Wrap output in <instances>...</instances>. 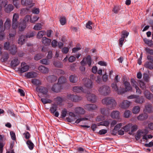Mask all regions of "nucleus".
Segmentation results:
<instances>
[{"mask_svg":"<svg viewBox=\"0 0 153 153\" xmlns=\"http://www.w3.org/2000/svg\"><path fill=\"white\" fill-rule=\"evenodd\" d=\"M63 100V99L62 97H57L54 99L55 102L58 105H61Z\"/></svg>","mask_w":153,"mask_h":153,"instance_id":"obj_33","label":"nucleus"},{"mask_svg":"<svg viewBox=\"0 0 153 153\" xmlns=\"http://www.w3.org/2000/svg\"><path fill=\"white\" fill-rule=\"evenodd\" d=\"M30 19V16L29 15H27L25 16L22 22L27 24V22H28Z\"/></svg>","mask_w":153,"mask_h":153,"instance_id":"obj_54","label":"nucleus"},{"mask_svg":"<svg viewBox=\"0 0 153 153\" xmlns=\"http://www.w3.org/2000/svg\"><path fill=\"white\" fill-rule=\"evenodd\" d=\"M57 108V105L55 104H52V106L50 109V111L52 113L54 114L56 111Z\"/></svg>","mask_w":153,"mask_h":153,"instance_id":"obj_41","label":"nucleus"},{"mask_svg":"<svg viewBox=\"0 0 153 153\" xmlns=\"http://www.w3.org/2000/svg\"><path fill=\"white\" fill-rule=\"evenodd\" d=\"M83 81L84 82L85 86L88 88H91L92 87V82L91 80L89 79H84Z\"/></svg>","mask_w":153,"mask_h":153,"instance_id":"obj_10","label":"nucleus"},{"mask_svg":"<svg viewBox=\"0 0 153 153\" xmlns=\"http://www.w3.org/2000/svg\"><path fill=\"white\" fill-rule=\"evenodd\" d=\"M102 102L103 104L108 105L111 109H114L117 105L115 100L111 97L105 98L102 100Z\"/></svg>","mask_w":153,"mask_h":153,"instance_id":"obj_1","label":"nucleus"},{"mask_svg":"<svg viewBox=\"0 0 153 153\" xmlns=\"http://www.w3.org/2000/svg\"><path fill=\"white\" fill-rule=\"evenodd\" d=\"M111 117L113 119H120V113L117 111H114L111 114Z\"/></svg>","mask_w":153,"mask_h":153,"instance_id":"obj_9","label":"nucleus"},{"mask_svg":"<svg viewBox=\"0 0 153 153\" xmlns=\"http://www.w3.org/2000/svg\"><path fill=\"white\" fill-rule=\"evenodd\" d=\"M29 68V66L27 65L25 62H23L21 64V68L20 71L21 72L24 73L27 71Z\"/></svg>","mask_w":153,"mask_h":153,"instance_id":"obj_12","label":"nucleus"},{"mask_svg":"<svg viewBox=\"0 0 153 153\" xmlns=\"http://www.w3.org/2000/svg\"><path fill=\"white\" fill-rule=\"evenodd\" d=\"M13 4L16 8L19 7V3L18 2V0H12Z\"/></svg>","mask_w":153,"mask_h":153,"instance_id":"obj_59","label":"nucleus"},{"mask_svg":"<svg viewBox=\"0 0 153 153\" xmlns=\"http://www.w3.org/2000/svg\"><path fill=\"white\" fill-rule=\"evenodd\" d=\"M20 63V62L18 58H14L11 61V66L13 67L17 66Z\"/></svg>","mask_w":153,"mask_h":153,"instance_id":"obj_22","label":"nucleus"},{"mask_svg":"<svg viewBox=\"0 0 153 153\" xmlns=\"http://www.w3.org/2000/svg\"><path fill=\"white\" fill-rule=\"evenodd\" d=\"M37 76V73L34 72H28L26 75V76L28 78L36 77Z\"/></svg>","mask_w":153,"mask_h":153,"instance_id":"obj_30","label":"nucleus"},{"mask_svg":"<svg viewBox=\"0 0 153 153\" xmlns=\"http://www.w3.org/2000/svg\"><path fill=\"white\" fill-rule=\"evenodd\" d=\"M67 98L73 102H77L81 100L82 99V97L80 96L74 94H69L67 95Z\"/></svg>","mask_w":153,"mask_h":153,"instance_id":"obj_4","label":"nucleus"},{"mask_svg":"<svg viewBox=\"0 0 153 153\" xmlns=\"http://www.w3.org/2000/svg\"><path fill=\"white\" fill-rule=\"evenodd\" d=\"M143 40L144 42L149 46H151L153 45V42L152 40H149L147 39H144Z\"/></svg>","mask_w":153,"mask_h":153,"instance_id":"obj_48","label":"nucleus"},{"mask_svg":"<svg viewBox=\"0 0 153 153\" xmlns=\"http://www.w3.org/2000/svg\"><path fill=\"white\" fill-rule=\"evenodd\" d=\"M83 88L81 86H75L73 88V91L76 93H79L82 91Z\"/></svg>","mask_w":153,"mask_h":153,"instance_id":"obj_32","label":"nucleus"},{"mask_svg":"<svg viewBox=\"0 0 153 153\" xmlns=\"http://www.w3.org/2000/svg\"><path fill=\"white\" fill-rule=\"evenodd\" d=\"M42 102L44 104L51 103L52 100L47 98H42L41 99Z\"/></svg>","mask_w":153,"mask_h":153,"instance_id":"obj_49","label":"nucleus"},{"mask_svg":"<svg viewBox=\"0 0 153 153\" xmlns=\"http://www.w3.org/2000/svg\"><path fill=\"white\" fill-rule=\"evenodd\" d=\"M101 113L105 116H108L109 115V111L108 109L102 108L101 110Z\"/></svg>","mask_w":153,"mask_h":153,"instance_id":"obj_36","label":"nucleus"},{"mask_svg":"<svg viewBox=\"0 0 153 153\" xmlns=\"http://www.w3.org/2000/svg\"><path fill=\"white\" fill-rule=\"evenodd\" d=\"M80 63L82 65L87 64L89 66H90L91 64V58L90 56L88 55L86 57L84 58Z\"/></svg>","mask_w":153,"mask_h":153,"instance_id":"obj_5","label":"nucleus"},{"mask_svg":"<svg viewBox=\"0 0 153 153\" xmlns=\"http://www.w3.org/2000/svg\"><path fill=\"white\" fill-rule=\"evenodd\" d=\"M19 19V14L17 13H15L14 14L13 16V18L12 20V22H17V20Z\"/></svg>","mask_w":153,"mask_h":153,"instance_id":"obj_53","label":"nucleus"},{"mask_svg":"<svg viewBox=\"0 0 153 153\" xmlns=\"http://www.w3.org/2000/svg\"><path fill=\"white\" fill-rule=\"evenodd\" d=\"M26 36L25 35H21L19 37L18 39V43L20 45H22L24 44L25 41Z\"/></svg>","mask_w":153,"mask_h":153,"instance_id":"obj_20","label":"nucleus"},{"mask_svg":"<svg viewBox=\"0 0 153 153\" xmlns=\"http://www.w3.org/2000/svg\"><path fill=\"white\" fill-rule=\"evenodd\" d=\"M46 34V32L44 30H41L39 31L37 35V38L40 39L42 38L43 36Z\"/></svg>","mask_w":153,"mask_h":153,"instance_id":"obj_37","label":"nucleus"},{"mask_svg":"<svg viewBox=\"0 0 153 153\" xmlns=\"http://www.w3.org/2000/svg\"><path fill=\"white\" fill-rule=\"evenodd\" d=\"M61 89V86L59 84H55L53 85L51 88V90L55 92H59Z\"/></svg>","mask_w":153,"mask_h":153,"instance_id":"obj_16","label":"nucleus"},{"mask_svg":"<svg viewBox=\"0 0 153 153\" xmlns=\"http://www.w3.org/2000/svg\"><path fill=\"white\" fill-rule=\"evenodd\" d=\"M26 143L30 150H32L33 149L34 145L30 140H27L26 142Z\"/></svg>","mask_w":153,"mask_h":153,"instance_id":"obj_27","label":"nucleus"},{"mask_svg":"<svg viewBox=\"0 0 153 153\" xmlns=\"http://www.w3.org/2000/svg\"><path fill=\"white\" fill-rule=\"evenodd\" d=\"M4 11L7 13H10L14 9V7L12 4H9L4 7Z\"/></svg>","mask_w":153,"mask_h":153,"instance_id":"obj_18","label":"nucleus"},{"mask_svg":"<svg viewBox=\"0 0 153 153\" xmlns=\"http://www.w3.org/2000/svg\"><path fill=\"white\" fill-rule=\"evenodd\" d=\"M51 40L46 37H43L42 39V42L46 46L50 45L51 42Z\"/></svg>","mask_w":153,"mask_h":153,"instance_id":"obj_28","label":"nucleus"},{"mask_svg":"<svg viewBox=\"0 0 153 153\" xmlns=\"http://www.w3.org/2000/svg\"><path fill=\"white\" fill-rule=\"evenodd\" d=\"M130 102L128 100H124L120 104L119 106L123 108H128L129 106Z\"/></svg>","mask_w":153,"mask_h":153,"instance_id":"obj_17","label":"nucleus"},{"mask_svg":"<svg viewBox=\"0 0 153 153\" xmlns=\"http://www.w3.org/2000/svg\"><path fill=\"white\" fill-rule=\"evenodd\" d=\"M131 127L132 124L130 123L124 127L122 129H123L125 131L128 132L131 130Z\"/></svg>","mask_w":153,"mask_h":153,"instance_id":"obj_38","label":"nucleus"},{"mask_svg":"<svg viewBox=\"0 0 153 153\" xmlns=\"http://www.w3.org/2000/svg\"><path fill=\"white\" fill-rule=\"evenodd\" d=\"M36 90L44 94H47L48 92V89L43 86H38L36 88Z\"/></svg>","mask_w":153,"mask_h":153,"instance_id":"obj_7","label":"nucleus"},{"mask_svg":"<svg viewBox=\"0 0 153 153\" xmlns=\"http://www.w3.org/2000/svg\"><path fill=\"white\" fill-rule=\"evenodd\" d=\"M10 51L13 55H14L17 52V48L16 46L14 47L12 49H10Z\"/></svg>","mask_w":153,"mask_h":153,"instance_id":"obj_64","label":"nucleus"},{"mask_svg":"<svg viewBox=\"0 0 153 153\" xmlns=\"http://www.w3.org/2000/svg\"><path fill=\"white\" fill-rule=\"evenodd\" d=\"M26 26L27 25L25 23L21 22L18 27L19 30L20 31H23L26 28Z\"/></svg>","mask_w":153,"mask_h":153,"instance_id":"obj_26","label":"nucleus"},{"mask_svg":"<svg viewBox=\"0 0 153 153\" xmlns=\"http://www.w3.org/2000/svg\"><path fill=\"white\" fill-rule=\"evenodd\" d=\"M47 79L48 80L51 81L52 82H54L57 79V77L54 75H52L48 76Z\"/></svg>","mask_w":153,"mask_h":153,"instance_id":"obj_42","label":"nucleus"},{"mask_svg":"<svg viewBox=\"0 0 153 153\" xmlns=\"http://www.w3.org/2000/svg\"><path fill=\"white\" fill-rule=\"evenodd\" d=\"M40 63L45 65H48L50 63V61L46 59H44L40 61Z\"/></svg>","mask_w":153,"mask_h":153,"instance_id":"obj_55","label":"nucleus"},{"mask_svg":"<svg viewBox=\"0 0 153 153\" xmlns=\"http://www.w3.org/2000/svg\"><path fill=\"white\" fill-rule=\"evenodd\" d=\"M38 69L41 72L44 74L48 73L49 71L48 68L42 65L40 66L38 68Z\"/></svg>","mask_w":153,"mask_h":153,"instance_id":"obj_25","label":"nucleus"},{"mask_svg":"<svg viewBox=\"0 0 153 153\" xmlns=\"http://www.w3.org/2000/svg\"><path fill=\"white\" fill-rule=\"evenodd\" d=\"M87 96V99L88 101L93 103L96 102V97L94 94H88V95Z\"/></svg>","mask_w":153,"mask_h":153,"instance_id":"obj_13","label":"nucleus"},{"mask_svg":"<svg viewBox=\"0 0 153 153\" xmlns=\"http://www.w3.org/2000/svg\"><path fill=\"white\" fill-rule=\"evenodd\" d=\"M143 94L145 97L149 100H151L153 98V94L148 90H145Z\"/></svg>","mask_w":153,"mask_h":153,"instance_id":"obj_15","label":"nucleus"},{"mask_svg":"<svg viewBox=\"0 0 153 153\" xmlns=\"http://www.w3.org/2000/svg\"><path fill=\"white\" fill-rule=\"evenodd\" d=\"M84 108L85 109L88 111H92L96 109L97 106L94 104H88L85 105Z\"/></svg>","mask_w":153,"mask_h":153,"instance_id":"obj_8","label":"nucleus"},{"mask_svg":"<svg viewBox=\"0 0 153 153\" xmlns=\"http://www.w3.org/2000/svg\"><path fill=\"white\" fill-rule=\"evenodd\" d=\"M134 101L137 103L142 104L144 102L145 100L143 96L140 97L136 95Z\"/></svg>","mask_w":153,"mask_h":153,"instance_id":"obj_14","label":"nucleus"},{"mask_svg":"<svg viewBox=\"0 0 153 153\" xmlns=\"http://www.w3.org/2000/svg\"><path fill=\"white\" fill-rule=\"evenodd\" d=\"M31 82L33 84L36 86L39 85L41 84V82L40 81L35 78L33 79L32 80Z\"/></svg>","mask_w":153,"mask_h":153,"instance_id":"obj_44","label":"nucleus"},{"mask_svg":"<svg viewBox=\"0 0 153 153\" xmlns=\"http://www.w3.org/2000/svg\"><path fill=\"white\" fill-rule=\"evenodd\" d=\"M10 43L9 42H6L4 44V48L5 49L10 50Z\"/></svg>","mask_w":153,"mask_h":153,"instance_id":"obj_58","label":"nucleus"},{"mask_svg":"<svg viewBox=\"0 0 153 153\" xmlns=\"http://www.w3.org/2000/svg\"><path fill=\"white\" fill-rule=\"evenodd\" d=\"M69 79L71 82L75 83L77 81L78 78L76 76L71 75L69 77Z\"/></svg>","mask_w":153,"mask_h":153,"instance_id":"obj_29","label":"nucleus"},{"mask_svg":"<svg viewBox=\"0 0 153 153\" xmlns=\"http://www.w3.org/2000/svg\"><path fill=\"white\" fill-rule=\"evenodd\" d=\"M39 17L36 16H33L32 17H30V22L32 23H35V22L37 21L39 19Z\"/></svg>","mask_w":153,"mask_h":153,"instance_id":"obj_47","label":"nucleus"},{"mask_svg":"<svg viewBox=\"0 0 153 153\" xmlns=\"http://www.w3.org/2000/svg\"><path fill=\"white\" fill-rule=\"evenodd\" d=\"M131 112L128 110H126L124 113V117L126 118L129 117L131 114Z\"/></svg>","mask_w":153,"mask_h":153,"instance_id":"obj_52","label":"nucleus"},{"mask_svg":"<svg viewBox=\"0 0 153 153\" xmlns=\"http://www.w3.org/2000/svg\"><path fill=\"white\" fill-rule=\"evenodd\" d=\"M67 82V79L64 76H61L58 79V83L59 85L63 84Z\"/></svg>","mask_w":153,"mask_h":153,"instance_id":"obj_31","label":"nucleus"},{"mask_svg":"<svg viewBox=\"0 0 153 153\" xmlns=\"http://www.w3.org/2000/svg\"><path fill=\"white\" fill-rule=\"evenodd\" d=\"M60 21L61 25H65L66 22L65 18L64 16L61 17L60 19Z\"/></svg>","mask_w":153,"mask_h":153,"instance_id":"obj_62","label":"nucleus"},{"mask_svg":"<svg viewBox=\"0 0 153 153\" xmlns=\"http://www.w3.org/2000/svg\"><path fill=\"white\" fill-rule=\"evenodd\" d=\"M140 110V107L138 106H136L133 107L132 109V112L133 114H137L139 112Z\"/></svg>","mask_w":153,"mask_h":153,"instance_id":"obj_40","label":"nucleus"},{"mask_svg":"<svg viewBox=\"0 0 153 153\" xmlns=\"http://www.w3.org/2000/svg\"><path fill=\"white\" fill-rule=\"evenodd\" d=\"M109 124V122L108 120H106L97 124V126H103L107 127L108 126Z\"/></svg>","mask_w":153,"mask_h":153,"instance_id":"obj_43","label":"nucleus"},{"mask_svg":"<svg viewBox=\"0 0 153 153\" xmlns=\"http://www.w3.org/2000/svg\"><path fill=\"white\" fill-rule=\"evenodd\" d=\"M75 111L76 113L79 114H84L85 112L84 109L80 107L76 108Z\"/></svg>","mask_w":153,"mask_h":153,"instance_id":"obj_24","label":"nucleus"},{"mask_svg":"<svg viewBox=\"0 0 153 153\" xmlns=\"http://www.w3.org/2000/svg\"><path fill=\"white\" fill-rule=\"evenodd\" d=\"M67 114V110L66 108H64L62 111L61 112V116L62 118H64L66 116Z\"/></svg>","mask_w":153,"mask_h":153,"instance_id":"obj_57","label":"nucleus"},{"mask_svg":"<svg viewBox=\"0 0 153 153\" xmlns=\"http://www.w3.org/2000/svg\"><path fill=\"white\" fill-rule=\"evenodd\" d=\"M140 86L143 90H144L146 88V86L145 84L142 81L140 80L139 82Z\"/></svg>","mask_w":153,"mask_h":153,"instance_id":"obj_60","label":"nucleus"},{"mask_svg":"<svg viewBox=\"0 0 153 153\" xmlns=\"http://www.w3.org/2000/svg\"><path fill=\"white\" fill-rule=\"evenodd\" d=\"M152 106L151 104L147 103L145 105V108L143 111L149 113H151L152 112Z\"/></svg>","mask_w":153,"mask_h":153,"instance_id":"obj_11","label":"nucleus"},{"mask_svg":"<svg viewBox=\"0 0 153 153\" xmlns=\"http://www.w3.org/2000/svg\"><path fill=\"white\" fill-rule=\"evenodd\" d=\"M123 84L124 85L125 88H121V92H119V93L123 94L125 93L131 91L132 89V88L129 82L125 81L124 82Z\"/></svg>","mask_w":153,"mask_h":153,"instance_id":"obj_3","label":"nucleus"},{"mask_svg":"<svg viewBox=\"0 0 153 153\" xmlns=\"http://www.w3.org/2000/svg\"><path fill=\"white\" fill-rule=\"evenodd\" d=\"M53 65L56 67L61 68L63 65L60 62L54 61L53 63Z\"/></svg>","mask_w":153,"mask_h":153,"instance_id":"obj_45","label":"nucleus"},{"mask_svg":"<svg viewBox=\"0 0 153 153\" xmlns=\"http://www.w3.org/2000/svg\"><path fill=\"white\" fill-rule=\"evenodd\" d=\"M23 135H24L25 138L27 140H29V139L30 137V134L28 131H25L23 134Z\"/></svg>","mask_w":153,"mask_h":153,"instance_id":"obj_61","label":"nucleus"},{"mask_svg":"<svg viewBox=\"0 0 153 153\" xmlns=\"http://www.w3.org/2000/svg\"><path fill=\"white\" fill-rule=\"evenodd\" d=\"M122 123H119L117 124L114 127L113 129L114 131H117L123 125Z\"/></svg>","mask_w":153,"mask_h":153,"instance_id":"obj_50","label":"nucleus"},{"mask_svg":"<svg viewBox=\"0 0 153 153\" xmlns=\"http://www.w3.org/2000/svg\"><path fill=\"white\" fill-rule=\"evenodd\" d=\"M98 91L101 95L104 96L108 95L111 92L110 87L106 85L100 87Z\"/></svg>","mask_w":153,"mask_h":153,"instance_id":"obj_2","label":"nucleus"},{"mask_svg":"<svg viewBox=\"0 0 153 153\" xmlns=\"http://www.w3.org/2000/svg\"><path fill=\"white\" fill-rule=\"evenodd\" d=\"M32 2L31 0H22L21 1L22 4L25 6L30 5V6H32Z\"/></svg>","mask_w":153,"mask_h":153,"instance_id":"obj_23","label":"nucleus"},{"mask_svg":"<svg viewBox=\"0 0 153 153\" xmlns=\"http://www.w3.org/2000/svg\"><path fill=\"white\" fill-rule=\"evenodd\" d=\"M148 131L146 129H144L138 130L136 136V139L137 140L140 139L142 137H143L148 133Z\"/></svg>","mask_w":153,"mask_h":153,"instance_id":"obj_6","label":"nucleus"},{"mask_svg":"<svg viewBox=\"0 0 153 153\" xmlns=\"http://www.w3.org/2000/svg\"><path fill=\"white\" fill-rule=\"evenodd\" d=\"M131 85L134 87L135 88L138 87V83L136 81H135L134 79H131Z\"/></svg>","mask_w":153,"mask_h":153,"instance_id":"obj_46","label":"nucleus"},{"mask_svg":"<svg viewBox=\"0 0 153 153\" xmlns=\"http://www.w3.org/2000/svg\"><path fill=\"white\" fill-rule=\"evenodd\" d=\"M11 21L10 19H7L5 23H4V28L6 29H9L11 26Z\"/></svg>","mask_w":153,"mask_h":153,"instance_id":"obj_35","label":"nucleus"},{"mask_svg":"<svg viewBox=\"0 0 153 153\" xmlns=\"http://www.w3.org/2000/svg\"><path fill=\"white\" fill-rule=\"evenodd\" d=\"M148 117V115L147 114L144 113L140 114L137 117V119L139 120L142 121L147 119Z\"/></svg>","mask_w":153,"mask_h":153,"instance_id":"obj_21","label":"nucleus"},{"mask_svg":"<svg viewBox=\"0 0 153 153\" xmlns=\"http://www.w3.org/2000/svg\"><path fill=\"white\" fill-rule=\"evenodd\" d=\"M8 2L7 0H0V5L1 6H5L7 4Z\"/></svg>","mask_w":153,"mask_h":153,"instance_id":"obj_51","label":"nucleus"},{"mask_svg":"<svg viewBox=\"0 0 153 153\" xmlns=\"http://www.w3.org/2000/svg\"><path fill=\"white\" fill-rule=\"evenodd\" d=\"M111 87L114 91L117 92L119 94H121L119 93V92H121V88H120V89L118 88L117 83L113 82L111 84Z\"/></svg>","mask_w":153,"mask_h":153,"instance_id":"obj_19","label":"nucleus"},{"mask_svg":"<svg viewBox=\"0 0 153 153\" xmlns=\"http://www.w3.org/2000/svg\"><path fill=\"white\" fill-rule=\"evenodd\" d=\"M42 25L41 23H37L34 25L33 29L36 30H40L42 29Z\"/></svg>","mask_w":153,"mask_h":153,"instance_id":"obj_39","label":"nucleus"},{"mask_svg":"<svg viewBox=\"0 0 153 153\" xmlns=\"http://www.w3.org/2000/svg\"><path fill=\"white\" fill-rule=\"evenodd\" d=\"M152 63L148 62H146L144 65V67L150 70H152L153 69V65Z\"/></svg>","mask_w":153,"mask_h":153,"instance_id":"obj_34","label":"nucleus"},{"mask_svg":"<svg viewBox=\"0 0 153 153\" xmlns=\"http://www.w3.org/2000/svg\"><path fill=\"white\" fill-rule=\"evenodd\" d=\"M129 34V33L126 31L124 30L122 32L121 37H123L124 39L127 38Z\"/></svg>","mask_w":153,"mask_h":153,"instance_id":"obj_56","label":"nucleus"},{"mask_svg":"<svg viewBox=\"0 0 153 153\" xmlns=\"http://www.w3.org/2000/svg\"><path fill=\"white\" fill-rule=\"evenodd\" d=\"M92 24V23L91 21H88L86 24V27L89 29H92V27L91 25Z\"/></svg>","mask_w":153,"mask_h":153,"instance_id":"obj_63","label":"nucleus"}]
</instances>
